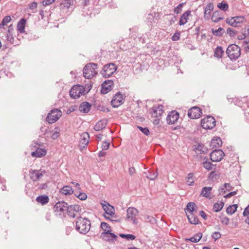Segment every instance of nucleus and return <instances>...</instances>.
I'll return each mask as SVG.
<instances>
[{
	"label": "nucleus",
	"instance_id": "obj_1",
	"mask_svg": "<svg viewBox=\"0 0 249 249\" xmlns=\"http://www.w3.org/2000/svg\"><path fill=\"white\" fill-rule=\"evenodd\" d=\"M90 222L87 218L79 217L76 222L75 229L81 234H86L90 230Z\"/></svg>",
	"mask_w": 249,
	"mask_h": 249
},
{
	"label": "nucleus",
	"instance_id": "obj_2",
	"mask_svg": "<svg viewBox=\"0 0 249 249\" xmlns=\"http://www.w3.org/2000/svg\"><path fill=\"white\" fill-rule=\"evenodd\" d=\"M97 64L93 63L87 64L83 69V75L87 79H91L95 76L97 72Z\"/></svg>",
	"mask_w": 249,
	"mask_h": 249
},
{
	"label": "nucleus",
	"instance_id": "obj_3",
	"mask_svg": "<svg viewBox=\"0 0 249 249\" xmlns=\"http://www.w3.org/2000/svg\"><path fill=\"white\" fill-rule=\"evenodd\" d=\"M226 53L230 59L235 60L240 55V48L236 45H230L227 49Z\"/></svg>",
	"mask_w": 249,
	"mask_h": 249
},
{
	"label": "nucleus",
	"instance_id": "obj_4",
	"mask_svg": "<svg viewBox=\"0 0 249 249\" xmlns=\"http://www.w3.org/2000/svg\"><path fill=\"white\" fill-rule=\"evenodd\" d=\"M117 69V67L114 63H109L104 66L101 73L105 78L109 77L116 71Z\"/></svg>",
	"mask_w": 249,
	"mask_h": 249
},
{
	"label": "nucleus",
	"instance_id": "obj_5",
	"mask_svg": "<svg viewBox=\"0 0 249 249\" xmlns=\"http://www.w3.org/2000/svg\"><path fill=\"white\" fill-rule=\"evenodd\" d=\"M215 119L212 116H208L201 120V125L205 129H211L215 126Z\"/></svg>",
	"mask_w": 249,
	"mask_h": 249
},
{
	"label": "nucleus",
	"instance_id": "obj_6",
	"mask_svg": "<svg viewBox=\"0 0 249 249\" xmlns=\"http://www.w3.org/2000/svg\"><path fill=\"white\" fill-rule=\"evenodd\" d=\"M61 115L62 112L59 109H53L51 111V112L48 114L46 117V121L49 124H53L56 122Z\"/></svg>",
	"mask_w": 249,
	"mask_h": 249
},
{
	"label": "nucleus",
	"instance_id": "obj_7",
	"mask_svg": "<svg viewBox=\"0 0 249 249\" xmlns=\"http://www.w3.org/2000/svg\"><path fill=\"white\" fill-rule=\"evenodd\" d=\"M126 219L131 220L135 224L138 223V218L139 212L137 209L133 207H129L126 211Z\"/></svg>",
	"mask_w": 249,
	"mask_h": 249
},
{
	"label": "nucleus",
	"instance_id": "obj_8",
	"mask_svg": "<svg viewBox=\"0 0 249 249\" xmlns=\"http://www.w3.org/2000/svg\"><path fill=\"white\" fill-rule=\"evenodd\" d=\"M85 89L84 88L80 85L72 87L70 91L71 97L74 99H77L80 97L81 95L84 93Z\"/></svg>",
	"mask_w": 249,
	"mask_h": 249
},
{
	"label": "nucleus",
	"instance_id": "obj_9",
	"mask_svg": "<svg viewBox=\"0 0 249 249\" xmlns=\"http://www.w3.org/2000/svg\"><path fill=\"white\" fill-rule=\"evenodd\" d=\"M68 203L64 201L57 202L53 207V211L56 215H61L64 212L67 211Z\"/></svg>",
	"mask_w": 249,
	"mask_h": 249
},
{
	"label": "nucleus",
	"instance_id": "obj_10",
	"mask_svg": "<svg viewBox=\"0 0 249 249\" xmlns=\"http://www.w3.org/2000/svg\"><path fill=\"white\" fill-rule=\"evenodd\" d=\"M202 114L201 109L198 107H193L188 111V116L192 119H197L201 117Z\"/></svg>",
	"mask_w": 249,
	"mask_h": 249
},
{
	"label": "nucleus",
	"instance_id": "obj_11",
	"mask_svg": "<svg viewBox=\"0 0 249 249\" xmlns=\"http://www.w3.org/2000/svg\"><path fill=\"white\" fill-rule=\"evenodd\" d=\"M245 18L243 16H237L227 18L226 22L232 27L238 26V24L243 23L245 21Z\"/></svg>",
	"mask_w": 249,
	"mask_h": 249
},
{
	"label": "nucleus",
	"instance_id": "obj_12",
	"mask_svg": "<svg viewBox=\"0 0 249 249\" xmlns=\"http://www.w3.org/2000/svg\"><path fill=\"white\" fill-rule=\"evenodd\" d=\"M225 156L222 150L214 149L210 154V159L212 161L215 162L220 161Z\"/></svg>",
	"mask_w": 249,
	"mask_h": 249
},
{
	"label": "nucleus",
	"instance_id": "obj_13",
	"mask_svg": "<svg viewBox=\"0 0 249 249\" xmlns=\"http://www.w3.org/2000/svg\"><path fill=\"white\" fill-rule=\"evenodd\" d=\"M123 95L120 92L117 93L113 97L111 104L113 107H118L121 105L123 102Z\"/></svg>",
	"mask_w": 249,
	"mask_h": 249
},
{
	"label": "nucleus",
	"instance_id": "obj_14",
	"mask_svg": "<svg viewBox=\"0 0 249 249\" xmlns=\"http://www.w3.org/2000/svg\"><path fill=\"white\" fill-rule=\"evenodd\" d=\"M113 81L111 80H105L102 84L101 93L103 94L107 93L112 89Z\"/></svg>",
	"mask_w": 249,
	"mask_h": 249
},
{
	"label": "nucleus",
	"instance_id": "obj_15",
	"mask_svg": "<svg viewBox=\"0 0 249 249\" xmlns=\"http://www.w3.org/2000/svg\"><path fill=\"white\" fill-rule=\"evenodd\" d=\"M89 135L87 132H84L81 135V140L79 143V147L81 150L86 147L89 142Z\"/></svg>",
	"mask_w": 249,
	"mask_h": 249
},
{
	"label": "nucleus",
	"instance_id": "obj_16",
	"mask_svg": "<svg viewBox=\"0 0 249 249\" xmlns=\"http://www.w3.org/2000/svg\"><path fill=\"white\" fill-rule=\"evenodd\" d=\"M179 118V113L176 111L170 112L166 118L167 123L169 124H175Z\"/></svg>",
	"mask_w": 249,
	"mask_h": 249
},
{
	"label": "nucleus",
	"instance_id": "obj_17",
	"mask_svg": "<svg viewBox=\"0 0 249 249\" xmlns=\"http://www.w3.org/2000/svg\"><path fill=\"white\" fill-rule=\"evenodd\" d=\"M80 206L79 205H72L69 206L68 205L67 213L68 215L72 217H75V213H78L81 211Z\"/></svg>",
	"mask_w": 249,
	"mask_h": 249
},
{
	"label": "nucleus",
	"instance_id": "obj_18",
	"mask_svg": "<svg viewBox=\"0 0 249 249\" xmlns=\"http://www.w3.org/2000/svg\"><path fill=\"white\" fill-rule=\"evenodd\" d=\"M101 237L105 241L111 242L116 240L117 236L110 232V230L104 231L101 233Z\"/></svg>",
	"mask_w": 249,
	"mask_h": 249
},
{
	"label": "nucleus",
	"instance_id": "obj_19",
	"mask_svg": "<svg viewBox=\"0 0 249 249\" xmlns=\"http://www.w3.org/2000/svg\"><path fill=\"white\" fill-rule=\"evenodd\" d=\"M163 106L161 105L153 107L151 112L152 117L154 118H158L159 117L161 116L162 114L163 113Z\"/></svg>",
	"mask_w": 249,
	"mask_h": 249
},
{
	"label": "nucleus",
	"instance_id": "obj_20",
	"mask_svg": "<svg viewBox=\"0 0 249 249\" xmlns=\"http://www.w3.org/2000/svg\"><path fill=\"white\" fill-rule=\"evenodd\" d=\"M43 176V173L40 170H34L30 172V177L33 181L38 180Z\"/></svg>",
	"mask_w": 249,
	"mask_h": 249
},
{
	"label": "nucleus",
	"instance_id": "obj_21",
	"mask_svg": "<svg viewBox=\"0 0 249 249\" xmlns=\"http://www.w3.org/2000/svg\"><path fill=\"white\" fill-rule=\"evenodd\" d=\"M222 142L219 137H214L210 143V149H216L221 146Z\"/></svg>",
	"mask_w": 249,
	"mask_h": 249
},
{
	"label": "nucleus",
	"instance_id": "obj_22",
	"mask_svg": "<svg viewBox=\"0 0 249 249\" xmlns=\"http://www.w3.org/2000/svg\"><path fill=\"white\" fill-rule=\"evenodd\" d=\"M102 205L106 214L109 215L114 214V209L108 203L105 201V203H102Z\"/></svg>",
	"mask_w": 249,
	"mask_h": 249
},
{
	"label": "nucleus",
	"instance_id": "obj_23",
	"mask_svg": "<svg viewBox=\"0 0 249 249\" xmlns=\"http://www.w3.org/2000/svg\"><path fill=\"white\" fill-rule=\"evenodd\" d=\"M191 11L188 10L181 15L178 22L179 25H183L188 22V17L191 15Z\"/></svg>",
	"mask_w": 249,
	"mask_h": 249
},
{
	"label": "nucleus",
	"instance_id": "obj_24",
	"mask_svg": "<svg viewBox=\"0 0 249 249\" xmlns=\"http://www.w3.org/2000/svg\"><path fill=\"white\" fill-rule=\"evenodd\" d=\"M107 120L102 119L98 121L94 126V129L96 131H99L105 128L107 124Z\"/></svg>",
	"mask_w": 249,
	"mask_h": 249
},
{
	"label": "nucleus",
	"instance_id": "obj_25",
	"mask_svg": "<svg viewBox=\"0 0 249 249\" xmlns=\"http://www.w3.org/2000/svg\"><path fill=\"white\" fill-rule=\"evenodd\" d=\"M212 190V187H203L200 193V195L202 196H204L207 198L211 199L212 198L211 196V191Z\"/></svg>",
	"mask_w": 249,
	"mask_h": 249
},
{
	"label": "nucleus",
	"instance_id": "obj_26",
	"mask_svg": "<svg viewBox=\"0 0 249 249\" xmlns=\"http://www.w3.org/2000/svg\"><path fill=\"white\" fill-rule=\"evenodd\" d=\"M91 108V104L89 102H84L80 104L79 107V110L81 112L84 113H88Z\"/></svg>",
	"mask_w": 249,
	"mask_h": 249
},
{
	"label": "nucleus",
	"instance_id": "obj_27",
	"mask_svg": "<svg viewBox=\"0 0 249 249\" xmlns=\"http://www.w3.org/2000/svg\"><path fill=\"white\" fill-rule=\"evenodd\" d=\"M46 153L45 149L37 148L35 151L32 152L31 156L34 157L41 158L44 156Z\"/></svg>",
	"mask_w": 249,
	"mask_h": 249
},
{
	"label": "nucleus",
	"instance_id": "obj_28",
	"mask_svg": "<svg viewBox=\"0 0 249 249\" xmlns=\"http://www.w3.org/2000/svg\"><path fill=\"white\" fill-rule=\"evenodd\" d=\"M26 23V20L22 18L18 22L17 24V29L20 33H23L25 32V27Z\"/></svg>",
	"mask_w": 249,
	"mask_h": 249
},
{
	"label": "nucleus",
	"instance_id": "obj_29",
	"mask_svg": "<svg viewBox=\"0 0 249 249\" xmlns=\"http://www.w3.org/2000/svg\"><path fill=\"white\" fill-rule=\"evenodd\" d=\"M60 192L65 196H68L71 195L73 193V190L70 186H64L61 189Z\"/></svg>",
	"mask_w": 249,
	"mask_h": 249
},
{
	"label": "nucleus",
	"instance_id": "obj_30",
	"mask_svg": "<svg viewBox=\"0 0 249 249\" xmlns=\"http://www.w3.org/2000/svg\"><path fill=\"white\" fill-rule=\"evenodd\" d=\"M187 216L189 222L192 224L196 225L199 223V219L198 217L195 215L194 214L190 213L187 214Z\"/></svg>",
	"mask_w": 249,
	"mask_h": 249
},
{
	"label": "nucleus",
	"instance_id": "obj_31",
	"mask_svg": "<svg viewBox=\"0 0 249 249\" xmlns=\"http://www.w3.org/2000/svg\"><path fill=\"white\" fill-rule=\"evenodd\" d=\"M213 9V5L212 3L208 4L205 9L204 17L205 18H209L211 16L210 13Z\"/></svg>",
	"mask_w": 249,
	"mask_h": 249
},
{
	"label": "nucleus",
	"instance_id": "obj_32",
	"mask_svg": "<svg viewBox=\"0 0 249 249\" xmlns=\"http://www.w3.org/2000/svg\"><path fill=\"white\" fill-rule=\"evenodd\" d=\"M49 200V197L46 195H42L37 196L36 201L42 205H45L48 203Z\"/></svg>",
	"mask_w": 249,
	"mask_h": 249
},
{
	"label": "nucleus",
	"instance_id": "obj_33",
	"mask_svg": "<svg viewBox=\"0 0 249 249\" xmlns=\"http://www.w3.org/2000/svg\"><path fill=\"white\" fill-rule=\"evenodd\" d=\"M224 205L223 202H216L214 204L213 207V210L215 212H218L220 211Z\"/></svg>",
	"mask_w": 249,
	"mask_h": 249
},
{
	"label": "nucleus",
	"instance_id": "obj_34",
	"mask_svg": "<svg viewBox=\"0 0 249 249\" xmlns=\"http://www.w3.org/2000/svg\"><path fill=\"white\" fill-rule=\"evenodd\" d=\"M237 207L238 206L237 204L230 205L227 208L226 212L228 214H232L236 211Z\"/></svg>",
	"mask_w": 249,
	"mask_h": 249
},
{
	"label": "nucleus",
	"instance_id": "obj_35",
	"mask_svg": "<svg viewBox=\"0 0 249 249\" xmlns=\"http://www.w3.org/2000/svg\"><path fill=\"white\" fill-rule=\"evenodd\" d=\"M223 19V18L219 16V14L218 11H215L213 13L212 17V20L214 22H217L218 21Z\"/></svg>",
	"mask_w": 249,
	"mask_h": 249
},
{
	"label": "nucleus",
	"instance_id": "obj_36",
	"mask_svg": "<svg viewBox=\"0 0 249 249\" xmlns=\"http://www.w3.org/2000/svg\"><path fill=\"white\" fill-rule=\"evenodd\" d=\"M223 53L224 51L222 48L221 47H217L214 51V56L217 58H221Z\"/></svg>",
	"mask_w": 249,
	"mask_h": 249
},
{
	"label": "nucleus",
	"instance_id": "obj_37",
	"mask_svg": "<svg viewBox=\"0 0 249 249\" xmlns=\"http://www.w3.org/2000/svg\"><path fill=\"white\" fill-rule=\"evenodd\" d=\"M202 234L201 233H198L195 234L193 237H191L188 240L193 243L198 242L201 238Z\"/></svg>",
	"mask_w": 249,
	"mask_h": 249
},
{
	"label": "nucleus",
	"instance_id": "obj_38",
	"mask_svg": "<svg viewBox=\"0 0 249 249\" xmlns=\"http://www.w3.org/2000/svg\"><path fill=\"white\" fill-rule=\"evenodd\" d=\"M212 33L215 36H221L224 33V30L221 27H219L217 30H215L214 29H212Z\"/></svg>",
	"mask_w": 249,
	"mask_h": 249
},
{
	"label": "nucleus",
	"instance_id": "obj_39",
	"mask_svg": "<svg viewBox=\"0 0 249 249\" xmlns=\"http://www.w3.org/2000/svg\"><path fill=\"white\" fill-rule=\"evenodd\" d=\"M11 20V18L10 16H7L4 17L2 20L0 24V29L3 28V26L5 25H6L7 23L10 22Z\"/></svg>",
	"mask_w": 249,
	"mask_h": 249
},
{
	"label": "nucleus",
	"instance_id": "obj_40",
	"mask_svg": "<svg viewBox=\"0 0 249 249\" xmlns=\"http://www.w3.org/2000/svg\"><path fill=\"white\" fill-rule=\"evenodd\" d=\"M196 204L194 202H189L186 206V209L189 212V214L193 213L195 211Z\"/></svg>",
	"mask_w": 249,
	"mask_h": 249
},
{
	"label": "nucleus",
	"instance_id": "obj_41",
	"mask_svg": "<svg viewBox=\"0 0 249 249\" xmlns=\"http://www.w3.org/2000/svg\"><path fill=\"white\" fill-rule=\"evenodd\" d=\"M149 175H146V177L150 180H154L158 176V173L157 171L152 170L148 171Z\"/></svg>",
	"mask_w": 249,
	"mask_h": 249
},
{
	"label": "nucleus",
	"instance_id": "obj_42",
	"mask_svg": "<svg viewBox=\"0 0 249 249\" xmlns=\"http://www.w3.org/2000/svg\"><path fill=\"white\" fill-rule=\"evenodd\" d=\"M195 177L193 173H189L187 178V183L188 185H193L194 183Z\"/></svg>",
	"mask_w": 249,
	"mask_h": 249
},
{
	"label": "nucleus",
	"instance_id": "obj_43",
	"mask_svg": "<svg viewBox=\"0 0 249 249\" xmlns=\"http://www.w3.org/2000/svg\"><path fill=\"white\" fill-rule=\"evenodd\" d=\"M203 167L208 170H211L213 169V166H214L210 161L208 160V159H206L205 161L203 162Z\"/></svg>",
	"mask_w": 249,
	"mask_h": 249
},
{
	"label": "nucleus",
	"instance_id": "obj_44",
	"mask_svg": "<svg viewBox=\"0 0 249 249\" xmlns=\"http://www.w3.org/2000/svg\"><path fill=\"white\" fill-rule=\"evenodd\" d=\"M196 150L199 151L200 153H205L207 152L208 150L203 144H199L196 148Z\"/></svg>",
	"mask_w": 249,
	"mask_h": 249
},
{
	"label": "nucleus",
	"instance_id": "obj_45",
	"mask_svg": "<svg viewBox=\"0 0 249 249\" xmlns=\"http://www.w3.org/2000/svg\"><path fill=\"white\" fill-rule=\"evenodd\" d=\"M120 237H121L123 238H125L128 240H133L136 238V237L135 235L133 234H120Z\"/></svg>",
	"mask_w": 249,
	"mask_h": 249
},
{
	"label": "nucleus",
	"instance_id": "obj_46",
	"mask_svg": "<svg viewBox=\"0 0 249 249\" xmlns=\"http://www.w3.org/2000/svg\"><path fill=\"white\" fill-rule=\"evenodd\" d=\"M74 0H63L61 2V5H64V6L69 8L71 5L73 4Z\"/></svg>",
	"mask_w": 249,
	"mask_h": 249
},
{
	"label": "nucleus",
	"instance_id": "obj_47",
	"mask_svg": "<svg viewBox=\"0 0 249 249\" xmlns=\"http://www.w3.org/2000/svg\"><path fill=\"white\" fill-rule=\"evenodd\" d=\"M217 7L223 11H227L228 10L229 5L227 3L221 2L217 4Z\"/></svg>",
	"mask_w": 249,
	"mask_h": 249
},
{
	"label": "nucleus",
	"instance_id": "obj_48",
	"mask_svg": "<svg viewBox=\"0 0 249 249\" xmlns=\"http://www.w3.org/2000/svg\"><path fill=\"white\" fill-rule=\"evenodd\" d=\"M6 40L9 42H10L11 44H13L14 42V38L13 36V34L8 33V32H6Z\"/></svg>",
	"mask_w": 249,
	"mask_h": 249
},
{
	"label": "nucleus",
	"instance_id": "obj_49",
	"mask_svg": "<svg viewBox=\"0 0 249 249\" xmlns=\"http://www.w3.org/2000/svg\"><path fill=\"white\" fill-rule=\"evenodd\" d=\"M74 195L81 200H85L87 198V195L84 193H79L78 194H77L76 193H75Z\"/></svg>",
	"mask_w": 249,
	"mask_h": 249
},
{
	"label": "nucleus",
	"instance_id": "obj_50",
	"mask_svg": "<svg viewBox=\"0 0 249 249\" xmlns=\"http://www.w3.org/2000/svg\"><path fill=\"white\" fill-rule=\"evenodd\" d=\"M185 3H179L176 7L174 8V12L175 13L178 14L182 11V8Z\"/></svg>",
	"mask_w": 249,
	"mask_h": 249
},
{
	"label": "nucleus",
	"instance_id": "obj_51",
	"mask_svg": "<svg viewBox=\"0 0 249 249\" xmlns=\"http://www.w3.org/2000/svg\"><path fill=\"white\" fill-rule=\"evenodd\" d=\"M227 33L231 37H234L236 35L237 31L231 28H229L227 30Z\"/></svg>",
	"mask_w": 249,
	"mask_h": 249
},
{
	"label": "nucleus",
	"instance_id": "obj_52",
	"mask_svg": "<svg viewBox=\"0 0 249 249\" xmlns=\"http://www.w3.org/2000/svg\"><path fill=\"white\" fill-rule=\"evenodd\" d=\"M137 127L141 132H142L145 135L148 136L149 135L150 132L148 128L142 127L140 126H138Z\"/></svg>",
	"mask_w": 249,
	"mask_h": 249
},
{
	"label": "nucleus",
	"instance_id": "obj_53",
	"mask_svg": "<svg viewBox=\"0 0 249 249\" xmlns=\"http://www.w3.org/2000/svg\"><path fill=\"white\" fill-rule=\"evenodd\" d=\"M60 133L58 128H55V131L52 134L51 138L53 140H56L59 136Z\"/></svg>",
	"mask_w": 249,
	"mask_h": 249
},
{
	"label": "nucleus",
	"instance_id": "obj_54",
	"mask_svg": "<svg viewBox=\"0 0 249 249\" xmlns=\"http://www.w3.org/2000/svg\"><path fill=\"white\" fill-rule=\"evenodd\" d=\"M221 236V234L218 231H215L212 235V237L214 240V241H216L217 239H219Z\"/></svg>",
	"mask_w": 249,
	"mask_h": 249
},
{
	"label": "nucleus",
	"instance_id": "obj_55",
	"mask_svg": "<svg viewBox=\"0 0 249 249\" xmlns=\"http://www.w3.org/2000/svg\"><path fill=\"white\" fill-rule=\"evenodd\" d=\"M243 45L246 52H249V39L244 40L243 42Z\"/></svg>",
	"mask_w": 249,
	"mask_h": 249
},
{
	"label": "nucleus",
	"instance_id": "obj_56",
	"mask_svg": "<svg viewBox=\"0 0 249 249\" xmlns=\"http://www.w3.org/2000/svg\"><path fill=\"white\" fill-rule=\"evenodd\" d=\"M101 227L103 229L104 231H107V229H110V227L109 225L106 222H102L101 224Z\"/></svg>",
	"mask_w": 249,
	"mask_h": 249
},
{
	"label": "nucleus",
	"instance_id": "obj_57",
	"mask_svg": "<svg viewBox=\"0 0 249 249\" xmlns=\"http://www.w3.org/2000/svg\"><path fill=\"white\" fill-rule=\"evenodd\" d=\"M210 178L212 179H218L219 178V176L218 174H216L215 173V172L212 171L210 174L209 176Z\"/></svg>",
	"mask_w": 249,
	"mask_h": 249
},
{
	"label": "nucleus",
	"instance_id": "obj_58",
	"mask_svg": "<svg viewBox=\"0 0 249 249\" xmlns=\"http://www.w3.org/2000/svg\"><path fill=\"white\" fill-rule=\"evenodd\" d=\"M180 33L179 32H177L172 36V39L173 41H177L180 38Z\"/></svg>",
	"mask_w": 249,
	"mask_h": 249
},
{
	"label": "nucleus",
	"instance_id": "obj_59",
	"mask_svg": "<svg viewBox=\"0 0 249 249\" xmlns=\"http://www.w3.org/2000/svg\"><path fill=\"white\" fill-rule=\"evenodd\" d=\"M110 143L107 142H104L102 145L103 150H107L109 148Z\"/></svg>",
	"mask_w": 249,
	"mask_h": 249
},
{
	"label": "nucleus",
	"instance_id": "obj_60",
	"mask_svg": "<svg viewBox=\"0 0 249 249\" xmlns=\"http://www.w3.org/2000/svg\"><path fill=\"white\" fill-rule=\"evenodd\" d=\"M229 221L230 219L229 218L227 217H223L222 218L221 222L223 224L228 225L229 223Z\"/></svg>",
	"mask_w": 249,
	"mask_h": 249
},
{
	"label": "nucleus",
	"instance_id": "obj_61",
	"mask_svg": "<svg viewBox=\"0 0 249 249\" xmlns=\"http://www.w3.org/2000/svg\"><path fill=\"white\" fill-rule=\"evenodd\" d=\"M145 219L147 221L150 223H153L155 221V218L153 216L149 215H145Z\"/></svg>",
	"mask_w": 249,
	"mask_h": 249
},
{
	"label": "nucleus",
	"instance_id": "obj_62",
	"mask_svg": "<svg viewBox=\"0 0 249 249\" xmlns=\"http://www.w3.org/2000/svg\"><path fill=\"white\" fill-rule=\"evenodd\" d=\"M37 4L36 2H34L29 4V8L31 10H34L36 8Z\"/></svg>",
	"mask_w": 249,
	"mask_h": 249
},
{
	"label": "nucleus",
	"instance_id": "obj_63",
	"mask_svg": "<svg viewBox=\"0 0 249 249\" xmlns=\"http://www.w3.org/2000/svg\"><path fill=\"white\" fill-rule=\"evenodd\" d=\"M55 0H44L42 3L43 5H48L52 4Z\"/></svg>",
	"mask_w": 249,
	"mask_h": 249
},
{
	"label": "nucleus",
	"instance_id": "obj_64",
	"mask_svg": "<svg viewBox=\"0 0 249 249\" xmlns=\"http://www.w3.org/2000/svg\"><path fill=\"white\" fill-rule=\"evenodd\" d=\"M243 214L244 216L249 215V205L244 209Z\"/></svg>",
	"mask_w": 249,
	"mask_h": 249
}]
</instances>
